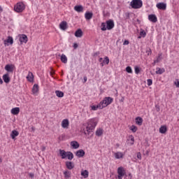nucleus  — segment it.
<instances>
[{
  "mask_svg": "<svg viewBox=\"0 0 179 179\" xmlns=\"http://www.w3.org/2000/svg\"><path fill=\"white\" fill-rule=\"evenodd\" d=\"M148 20L152 23H156L157 22V17L155 14H151L148 15Z\"/></svg>",
  "mask_w": 179,
  "mask_h": 179,
  "instance_id": "11",
  "label": "nucleus"
},
{
  "mask_svg": "<svg viewBox=\"0 0 179 179\" xmlns=\"http://www.w3.org/2000/svg\"><path fill=\"white\" fill-rule=\"evenodd\" d=\"M96 136H101V135H103V129H97L96 131Z\"/></svg>",
  "mask_w": 179,
  "mask_h": 179,
  "instance_id": "38",
  "label": "nucleus"
},
{
  "mask_svg": "<svg viewBox=\"0 0 179 179\" xmlns=\"http://www.w3.org/2000/svg\"><path fill=\"white\" fill-rule=\"evenodd\" d=\"M75 36L76 37H82V36H83V31H82V29H78L75 32Z\"/></svg>",
  "mask_w": 179,
  "mask_h": 179,
  "instance_id": "23",
  "label": "nucleus"
},
{
  "mask_svg": "<svg viewBox=\"0 0 179 179\" xmlns=\"http://www.w3.org/2000/svg\"><path fill=\"white\" fill-rule=\"evenodd\" d=\"M0 83L1 85L3 84V80H2V78L0 77Z\"/></svg>",
  "mask_w": 179,
  "mask_h": 179,
  "instance_id": "54",
  "label": "nucleus"
},
{
  "mask_svg": "<svg viewBox=\"0 0 179 179\" xmlns=\"http://www.w3.org/2000/svg\"><path fill=\"white\" fill-rule=\"evenodd\" d=\"M176 87H179V80L176 83Z\"/></svg>",
  "mask_w": 179,
  "mask_h": 179,
  "instance_id": "56",
  "label": "nucleus"
},
{
  "mask_svg": "<svg viewBox=\"0 0 179 179\" xmlns=\"http://www.w3.org/2000/svg\"><path fill=\"white\" fill-rule=\"evenodd\" d=\"M81 176L84 177V178H87V177H89V171L87 170L82 171Z\"/></svg>",
  "mask_w": 179,
  "mask_h": 179,
  "instance_id": "30",
  "label": "nucleus"
},
{
  "mask_svg": "<svg viewBox=\"0 0 179 179\" xmlns=\"http://www.w3.org/2000/svg\"><path fill=\"white\" fill-rule=\"evenodd\" d=\"M159 132H160V134H166V132H167V127L166 126H162L159 128Z\"/></svg>",
  "mask_w": 179,
  "mask_h": 179,
  "instance_id": "32",
  "label": "nucleus"
},
{
  "mask_svg": "<svg viewBox=\"0 0 179 179\" xmlns=\"http://www.w3.org/2000/svg\"><path fill=\"white\" fill-rule=\"evenodd\" d=\"M38 85L34 84L32 88V93L34 94H36V93H38Z\"/></svg>",
  "mask_w": 179,
  "mask_h": 179,
  "instance_id": "29",
  "label": "nucleus"
},
{
  "mask_svg": "<svg viewBox=\"0 0 179 179\" xmlns=\"http://www.w3.org/2000/svg\"><path fill=\"white\" fill-rule=\"evenodd\" d=\"M55 93L57 97H62L64 96V93L62 91L56 90Z\"/></svg>",
  "mask_w": 179,
  "mask_h": 179,
  "instance_id": "37",
  "label": "nucleus"
},
{
  "mask_svg": "<svg viewBox=\"0 0 179 179\" xmlns=\"http://www.w3.org/2000/svg\"><path fill=\"white\" fill-rule=\"evenodd\" d=\"M0 163H2V159L0 157Z\"/></svg>",
  "mask_w": 179,
  "mask_h": 179,
  "instance_id": "59",
  "label": "nucleus"
},
{
  "mask_svg": "<svg viewBox=\"0 0 179 179\" xmlns=\"http://www.w3.org/2000/svg\"><path fill=\"white\" fill-rule=\"evenodd\" d=\"M114 21L113 20H109L106 21L107 30H113V29H114Z\"/></svg>",
  "mask_w": 179,
  "mask_h": 179,
  "instance_id": "6",
  "label": "nucleus"
},
{
  "mask_svg": "<svg viewBox=\"0 0 179 179\" xmlns=\"http://www.w3.org/2000/svg\"><path fill=\"white\" fill-rule=\"evenodd\" d=\"M85 150H79L76 151V155L79 158L83 157V156H85Z\"/></svg>",
  "mask_w": 179,
  "mask_h": 179,
  "instance_id": "15",
  "label": "nucleus"
},
{
  "mask_svg": "<svg viewBox=\"0 0 179 179\" xmlns=\"http://www.w3.org/2000/svg\"><path fill=\"white\" fill-rule=\"evenodd\" d=\"M62 128L66 129L69 127V120L68 119H64L62 122Z\"/></svg>",
  "mask_w": 179,
  "mask_h": 179,
  "instance_id": "13",
  "label": "nucleus"
},
{
  "mask_svg": "<svg viewBox=\"0 0 179 179\" xmlns=\"http://www.w3.org/2000/svg\"><path fill=\"white\" fill-rule=\"evenodd\" d=\"M140 36L143 38L146 37V31L143 29H141Z\"/></svg>",
  "mask_w": 179,
  "mask_h": 179,
  "instance_id": "39",
  "label": "nucleus"
},
{
  "mask_svg": "<svg viewBox=\"0 0 179 179\" xmlns=\"http://www.w3.org/2000/svg\"><path fill=\"white\" fill-rule=\"evenodd\" d=\"M99 62H103V58H99Z\"/></svg>",
  "mask_w": 179,
  "mask_h": 179,
  "instance_id": "57",
  "label": "nucleus"
},
{
  "mask_svg": "<svg viewBox=\"0 0 179 179\" xmlns=\"http://www.w3.org/2000/svg\"><path fill=\"white\" fill-rule=\"evenodd\" d=\"M164 72H165L164 69L157 68V71H155V73H157V75H162V73H164Z\"/></svg>",
  "mask_w": 179,
  "mask_h": 179,
  "instance_id": "33",
  "label": "nucleus"
},
{
  "mask_svg": "<svg viewBox=\"0 0 179 179\" xmlns=\"http://www.w3.org/2000/svg\"><path fill=\"white\" fill-rule=\"evenodd\" d=\"M141 37H142V36H140L138 37V38H141Z\"/></svg>",
  "mask_w": 179,
  "mask_h": 179,
  "instance_id": "60",
  "label": "nucleus"
},
{
  "mask_svg": "<svg viewBox=\"0 0 179 179\" xmlns=\"http://www.w3.org/2000/svg\"><path fill=\"white\" fill-rule=\"evenodd\" d=\"M41 150H42V152H44V150H45V146H42Z\"/></svg>",
  "mask_w": 179,
  "mask_h": 179,
  "instance_id": "53",
  "label": "nucleus"
},
{
  "mask_svg": "<svg viewBox=\"0 0 179 179\" xmlns=\"http://www.w3.org/2000/svg\"><path fill=\"white\" fill-rule=\"evenodd\" d=\"M3 80L5 83H9L10 82V77H9V73H6L3 76Z\"/></svg>",
  "mask_w": 179,
  "mask_h": 179,
  "instance_id": "14",
  "label": "nucleus"
},
{
  "mask_svg": "<svg viewBox=\"0 0 179 179\" xmlns=\"http://www.w3.org/2000/svg\"><path fill=\"white\" fill-rule=\"evenodd\" d=\"M117 178L118 179H122V177H124V176H125V171H124V168L122 167H119L117 169Z\"/></svg>",
  "mask_w": 179,
  "mask_h": 179,
  "instance_id": "7",
  "label": "nucleus"
},
{
  "mask_svg": "<svg viewBox=\"0 0 179 179\" xmlns=\"http://www.w3.org/2000/svg\"><path fill=\"white\" fill-rule=\"evenodd\" d=\"M161 57H162V55H159L157 59L155 60L154 62L152 63L153 66H155L156 64H158V62H160V59H162Z\"/></svg>",
  "mask_w": 179,
  "mask_h": 179,
  "instance_id": "35",
  "label": "nucleus"
},
{
  "mask_svg": "<svg viewBox=\"0 0 179 179\" xmlns=\"http://www.w3.org/2000/svg\"><path fill=\"white\" fill-rule=\"evenodd\" d=\"M19 113H20V108L18 107L11 109V114H13V115H17Z\"/></svg>",
  "mask_w": 179,
  "mask_h": 179,
  "instance_id": "19",
  "label": "nucleus"
},
{
  "mask_svg": "<svg viewBox=\"0 0 179 179\" xmlns=\"http://www.w3.org/2000/svg\"><path fill=\"white\" fill-rule=\"evenodd\" d=\"M134 71H135V73L136 75H138V73H139V72H141V69L138 66L134 67Z\"/></svg>",
  "mask_w": 179,
  "mask_h": 179,
  "instance_id": "43",
  "label": "nucleus"
},
{
  "mask_svg": "<svg viewBox=\"0 0 179 179\" xmlns=\"http://www.w3.org/2000/svg\"><path fill=\"white\" fill-rule=\"evenodd\" d=\"M59 57H60V59L63 64H66V62H68V58L64 54H62V55H59Z\"/></svg>",
  "mask_w": 179,
  "mask_h": 179,
  "instance_id": "20",
  "label": "nucleus"
},
{
  "mask_svg": "<svg viewBox=\"0 0 179 179\" xmlns=\"http://www.w3.org/2000/svg\"><path fill=\"white\" fill-rule=\"evenodd\" d=\"M66 26H68V23L66 22V21H62L60 24H59V28L62 30H66Z\"/></svg>",
  "mask_w": 179,
  "mask_h": 179,
  "instance_id": "17",
  "label": "nucleus"
},
{
  "mask_svg": "<svg viewBox=\"0 0 179 179\" xmlns=\"http://www.w3.org/2000/svg\"><path fill=\"white\" fill-rule=\"evenodd\" d=\"M114 101V99L110 96H106L104 98V99L101 101V106L103 107V108L107 107V106H110V104H111V103H113V101Z\"/></svg>",
  "mask_w": 179,
  "mask_h": 179,
  "instance_id": "4",
  "label": "nucleus"
},
{
  "mask_svg": "<svg viewBox=\"0 0 179 179\" xmlns=\"http://www.w3.org/2000/svg\"><path fill=\"white\" fill-rule=\"evenodd\" d=\"M136 124L139 126L142 125L143 124V119L141 117H136Z\"/></svg>",
  "mask_w": 179,
  "mask_h": 179,
  "instance_id": "25",
  "label": "nucleus"
},
{
  "mask_svg": "<svg viewBox=\"0 0 179 179\" xmlns=\"http://www.w3.org/2000/svg\"><path fill=\"white\" fill-rule=\"evenodd\" d=\"M29 176L31 178H34V173H29Z\"/></svg>",
  "mask_w": 179,
  "mask_h": 179,
  "instance_id": "49",
  "label": "nucleus"
},
{
  "mask_svg": "<svg viewBox=\"0 0 179 179\" xmlns=\"http://www.w3.org/2000/svg\"><path fill=\"white\" fill-rule=\"evenodd\" d=\"M147 85L148 86H152V85H153V80L152 79H148Z\"/></svg>",
  "mask_w": 179,
  "mask_h": 179,
  "instance_id": "42",
  "label": "nucleus"
},
{
  "mask_svg": "<svg viewBox=\"0 0 179 179\" xmlns=\"http://www.w3.org/2000/svg\"><path fill=\"white\" fill-rule=\"evenodd\" d=\"M4 69L8 73H13V69H15V66L13 64H6Z\"/></svg>",
  "mask_w": 179,
  "mask_h": 179,
  "instance_id": "9",
  "label": "nucleus"
},
{
  "mask_svg": "<svg viewBox=\"0 0 179 179\" xmlns=\"http://www.w3.org/2000/svg\"><path fill=\"white\" fill-rule=\"evenodd\" d=\"M128 44H129V41L124 40V41L123 43V45H128Z\"/></svg>",
  "mask_w": 179,
  "mask_h": 179,
  "instance_id": "46",
  "label": "nucleus"
},
{
  "mask_svg": "<svg viewBox=\"0 0 179 179\" xmlns=\"http://www.w3.org/2000/svg\"><path fill=\"white\" fill-rule=\"evenodd\" d=\"M25 9L24 4L22 2L17 3L15 6H14V10L15 12H17V13H22V11Z\"/></svg>",
  "mask_w": 179,
  "mask_h": 179,
  "instance_id": "5",
  "label": "nucleus"
},
{
  "mask_svg": "<svg viewBox=\"0 0 179 179\" xmlns=\"http://www.w3.org/2000/svg\"><path fill=\"white\" fill-rule=\"evenodd\" d=\"M31 130L33 132H34V131H36V128H35L34 127H32L31 128Z\"/></svg>",
  "mask_w": 179,
  "mask_h": 179,
  "instance_id": "55",
  "label": "nucleus"
},
{
  "mask_svg": "<svg viewBox=\"0 0 179 179\" xmlns=\"http://www.w3.org/2000/svg\"><path fill=\"white\" fill-rule=\"evenodd\" d=\"M98 108H99V110H103V106H101V103H99L97 106H91V110H92L93 111H96V110H97Z\"/></svg>",
  "mask_w": 179,
  "mask_h": 179,
  "instance_id": "24",
  "label": "nucleus"
},
{
  "mask_svg": "<svg viewBox=\"0 0 179 179\" xmlns=\"http://www.w3.org/2000/svg\"><path fill=\"white\" fill-rule=\"evenodd\" d=\"M115 159H122L124 157V153L121 152H115L114 154Z\"/></svg>",
  "mask_w": 179,
  "mask_h": 179,
  "instance_id": "26",
  "label": "nucleus"
},
{
  "mask_svg": "<svg viewBox=\"0 0 179 179\" xmlns=\"http://www.w3.org/2000/svg\"><path fill=\"white\" fill-rule=\"evenodd\" d=\"M20 41L21 44H26V43L29 41V38H27V36L26 34H21L20 35Z\"/></svg>",
  "mask_w": 179,
  "mask_h": 179,
  "instance_id": "8",
  "label": "nucleus"
},
{
  "mask_svg": "<svg viewBox=\"0 0 179 179\" xmlns=\"http://www.w3.org/2000/svg\"><path fill=\"white\" fill-rule=\"evenodd\" d=\"M73 47L74 50H76V48H78V43H74Z\"/></svg>",
  "mask_w": 179,
  "mask_h": 179,
  "instance_id": "50",
  "label": "nucleus"
},
{
  "mask_svg": "<svg viewBox=\"0 0 179 179\" xmlns=\"http://www.w3.org/2000/svg\"><path fill=\"white\" fill-rule=\"evenodd\" d=\"M137 159L139 160L142 159V154H141V152H137Z\"/></svg>",
  "mask_w": 179,
  "mask_h": 179,
  "instance_id": "45",
  "label": "nucleus"
},
{
  "mask_svg": "<svg viewBox=\"0 0 179 179\" xmlns=\"http://www.w3.org/2000/svg\"><path fill=\"white\" fill-rule=\"evenodd\" d=\"M155 108H156V110L157 111V113H159V111H160V106L159 105H156Z\"/></svg>",
  "mask_w": 179,
  "mask_h": 179,
  "instance_id": "47",
  "label": "nucleus"
},
{
  "mask_svg": "<svg viewBox=\"0 0 179 179\" xmlns=\"http://www.w3.org/2000/svg\"><path fill=\"white\" fill-rule=\"evenodd\" d=\"M130 141L132 142V143H131V145H134V142L135 141V140H134L133 136H130Z\"/></svg>",
  "mask_w": 179,
  "mask_h": 179,
  "instance_id": "48",
  "label": "nucleus"
},
{
  "mask_svg": "<svg viewBox=\"0 0 179 179\" xmlns=\"http://www.w3.org/2000/svg\"><path fill=\"white\" fill-rule=\"evenodd\" d=\"M27 79L29 82H33L34 80V75H33V73L29 72Z\"/></svg>",
  "mask_w": 179,
  "mask_h": 179,
  "instance_id": "21",
  "label": "nucleus"
},
{
  "mask_svg": "<svg viewBox=\"0 0 179 179\" xmlns=\"http://www.w3.org/2000/svg\"><path fill=\"white\" fill-rule=\"evenodd\" d=\"M85 17L87 20H90L93 17V13L86 12L85 14Z\"/></svg>",
  "mask_w": 179,
  "mask_h": 179,
  "instance_id": "22",
  "label": "nucleus"
},
{
  "mask_svg": "<svg viewBox=\"0 0 179 179\" xmlns=\"http://www.w3.org/2000/svg\"><path fill=\"white\" fill-rule=\"evenodd\" d=\"M74 10H76V12H78V13H80V12H83V6H76L74 7Z\"/></svg>",
  "mask_w": 179,
  "mask_h": 179,
  "instance_id": "28",
  "label": "nucleus"
},
{
  "mask_svg": "<svg viewBox=\"0 0 179 179\" xmlns=\"http://www.w3.org/2000/svg\"><path fill=\"white\" fill-rule=\"evenodd\" d=\"M59 156L62 159H67L69 160H72L73 159V153L71 151H65V150H59Z\"/></svg>",
  "mask_w": 179,
  "mask_h": 179,
  "instance_id": "2",
  "label": "nucleus"
},
{
  "mask_svg": "<svg viewBox=\"0 0 179 179\" xmlns=\"http://www.w3.org/2000/svg\"><path fill=\"white\" fill-rule=\"evenodd\" d=\"M126 72H127V73H132V68L128 66L127 67H126Z\"/></svg>",
  "mask_w": 179,
  "mask_h": 179,
  "instance_id": "41",
  "label": "nucleus"
},
{
  "mask_svg": "<svg viewBox=\"0 0 179 179\" xmlns=\"http://www.w3.org/2000/svg\"><path fill=\"white\" fill-rule=\"evenodd\" d=\"M146 53L148 54V55H152V49H150V48H148V49L146 51Z\"/></svg>",
  "mask_w": 179,
  "mask_h": 179,
  "instance_id": "44",
  "label": "nucleus"
},
{
  "mask_svg": "<svg viewBox=\"0 0 179 179\" xmlns=\"http://www.w3.org/2000/svg\"><path fill=\"white\" fill-rule=\"evenodd\" d=\"M13 44V38H12V36H8V39L4 41V45H7V44Z\"/></svg>",
  "mask_w": 179,
  "mask_h": 179,
  "instance_id": "18",
  "label": "nucleus"
},
{
  "mask_svg": "<svg viewBox=\"0 0 179 179\" xmlns=\"http://www.w3.org/2000/svg\"><path fill=\"white\" fill-rule=\"evenodd\" d=\"M101 29L102 30V31H106V30H107V25L106 23L105 22H102L101 24Z\"/></svg>",
  "mask_w": 179,
  "mask_h": 179,
  "instance_id": "36",
  "label": "nucleus"
},
{
  "mask_svg": "<svg viewBox=\"0 0 179 179\" xmlns=\"http://www.w3.org/2000/svg\"><path fill=\"white\" fill-rule=\"evenodd\" d=\"M50 75H51V76H53V75H55V71H54V70H52L50 71Z\"/></svg>",
  "mask_w": 179,
  "mask_h": 179,
  "instance_id": "51",
  "label": "nucleus"
},
{
  "mask_svg": "<svg viewBox=\"0 0 179 179\" xmlns=\"http://www.w3.org/2000/svg\"><path fill=\"white\" fill-rule=\"evenodd\" d=\"M104 63H106V65H108V64H110V59L108 58V57H105L104 60H103V62L101 63V66H104Z\"/></svg>",
  "mask_w": 179,
  "mask_h": 179,
  "instance_id": "31",
  "label": "nucleus"
},
{
  "mask_svg": "<svg viewBox=\"0 0 179 179\" xmlns=\"http://www.w3.org/2000/svg\"><path fill=\"white\" fill-rule=\"evenodd\" d=\"M143 3L142 0H132L130 3V6L133 9H141V7L143 6Z\"/></svg>",
  "mask_w": 179,
  "mask_h": 179,
  "instance_id": "3",
  "label": "nucleus"
},
{
  "mask_svg": "<svg viewBox=\"0 0 179 179\" xmlns=\"http://www.w3.org/2000/svg\"><path fill=\"white\" fill-rule=\"evenodd\" d=\"M83 79H84V83H86V82H87V77L84 76Z\"/></svg>",
  "mask_w": 179,
  "mask_h": 179,
  "instance_id": "52",
  "label": "nucleus"
},
{
  "mask_svg": "<svg viewBox=\"0 0 179 179\" xmlns=\"http://www.w3.org/2000/svg\"><path fill=\"white\" fill-rule=\"evenodd\" d=\"M12 139H15L16 136H19V131L16 130H13L10 134Z\"/></svg>",
  "mask_w": 179,
  "mask_h": 179,
  "instance_id": "27",
  "label": "nucleus"
},
{
  "mask_svg": "<svg viewBox=\"0 0 179 179\" xmlns=\"http://www.w3.org/2000/svg\"><path fill=\"white\" fill-rule=\"evenodd\" d=\"M66 167L68 169V170H72L75 167V165L73 164V162L66 161Z\"/></svg>",
  "mask_w": 179,
  "mask_h": 179,
  "instance_id": "12",
  "label": "nucleus"
},
{
  "mask_svg": "<svg viewBox=\"0 0 179 179\" xmlns=\"http://www.w3.org/2000/svg\"><path fill=\"white\" fill-rule=\"evenodd\" d=\"M97 125V120L96 119H91L87 123V126L86 127V130L83 129L81 130V132H83L85 135H92V133L96 128Z\"/></svg>",
  "mask_w": 179,
  "mask_h": 179,
  "instance_id": "1",
  "label": "nucleus"
},
{
  "mask_svg": "<svg viewBox=\"0 0 179 179\" xmlns=\"http://www.w3.org/2000/svg\"><path fill=\"white\" fill-rule=\"evenodd\" d=\"M157 8L161 10H166L167 5L164 3H158L157 4Z\"/></svg>",
  "mask_w": 179,
  "mask_h": 179,
  "instance_id": "10",
  "label": "nucleus"
},
{
  "mask_svg": "<svg viewBox=\"0 0 179 179\" xmlns=\"http://www.w3.org/2000/svg\"><path fill=\"white\" fill-rule=\"evenodd\" d=\"M71 146H72L73 149H79V143H78V141H73L71 142L70 143Z\"/></svg>",
  "mask_w": 179,
  "mask_h": 179,
  "instance_id": "16",
  "label": "nucleus"
},
{
  "mask_svg": "<svg viewBox=\"0 0 179 179\" xmlns=\"http://www.w3.org/2000/svg\"><path fill=\"white\" fill-rule=\"evenodd\" d=\"M72 174V173L69 171H65L64 172V177L68 179V178H71V175Z\"/></svg>",
  "mask_w": 179,
  "mask_h": 179,
  "instance_id": "34",
  "label": "nucleus"
},
{
  "mask_svg": "<svg viewBox=\"0 0 179 179\" xmlns=\"http://www.w3.org/2000/svg\"><path fill=\"white\" fill-rule=\"evenodd\" d=\"M2 7L1 6H0V12H2Z\"/></svg>",
  "mask_w": 179,
  "mask_h": 179,
  "instance_id": "58",
  "label": "nucleus"
},
{
  "mask_svg": "<svg viewBox=\"0 0 179 179\" xmlns=\"http://www.w3.org/2000/svg\"><path fill=\"white\" fill-rule=\"evenodd\" d=\"M130 131H132V132H136V131H138V127L136 126L132 125L130 127Z\"/></svg>",
  "mask_w": 179,
  "mask_h": 179,
  "instance_id": "40",
  "label": "nucleus"
}]
</instances>
